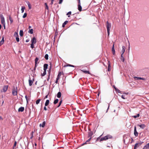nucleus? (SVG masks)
<instances>
[{
    "label": "nucleus",
    "mask_w": 149,
    "mask_h": 149,
    "mask_svg": "<svg viewBox=\"0 0 149 149\" xmlns=\"http://www.w3.org/2000/svg\"><path fill=\"white\" fill-rule=\"evenodd\" d=\"M112 138V136H111L109 135H107L106 136L101 138L100 139V142H101L103 140H106L109 139H111Z\"/></svg>",
    "instance_id": "nucleus-1"
},
{
    "label": "nucleus",
    "mask_w": 149,
    "mask_h": 149,
    "mask_svg": "<svg viewBox=\"0 0 149 149\" xmlns=\"http://www.w3.org/2000/svg\"><path fill=\"white\" fill-rule=\"evenodd\" d=\"M106 26L108 36L109 35V31H110V28L111 27V24L109 23L108 21L107 22Z\"/></svg>",
    "instance_id": "nucleus-2"
},
{
    "label": "nucleus",
    "mask_w": 149,
    "mask_h": 149,
    "mask_svg": "<svg viewBox=\"0 0 149 149\" xmlns=\"http://www.w3.org/2000/svg\"><path fill=\"white\" fill-rule=\"evenodd\" d=\"M12 93L14 95H16L17 94V87H14L13 89Z\"/></svg>",
    "instance_id": "nucleus-3"
},
{
    "label": "nucleus",
    "mask_w": 149,
    "mask_h": 149,
    "mask_svg": "<svg viewBox=\"0 0 149 149\" xmlns=\"http://www.w3.org/2000/svg\"><path fill=\"white\" fill-rule=\"evenodd\" d=\"M36 42V40L35 38H33L32 40H31L32 43L31 45V47L32 48H33L34 47V44H35Z\"/></svg>",
    "instance_id": "nucleus-4"
},
{
    "label": "nucleus",
    "mask_w": 149,
    "mask_h": 149,
    "mask_svg": "<svg viewBox=\"0 0 149 149\" xmlns=\"http://www.w3.org/2000/svg\"><path fill=\"white\" fill-rule=\"evenodd\" d=\"M0 18L1 19V22L3 24H4L5 23V19L4 17L2 14L0 15Z\"/></svg>",
    "instance_id": "nucleus-5"
},
{
    "label": "nucleus",
    "mask_w": 149,
    "mask_h": 149,
    "mask_svg": "<svg viewBox=\"0 0 149 149\" xmlns=\"http://www.w3.org/2000/svg\"><path fill=\"white\" fill-rule=\"evenodd\" d=\"M0 18L1 19V22L3 24H4L5 23V19L4 17L2 14L0 15Z\"/></svg>",
    "instance_id": "nucleus-6"
},
{
    "label": "nucleus",
    "mask_w": 149,
    "mask_h": 149,
    "mask_svg": "<svg viewBox=\"0 0 149 149\" xmlns=\"http://www.w3.org/2000/svg\"><path fill=\"white\" fill-rule=\"evenodd\" d=\"M143 143V142H142L140 143H136L134 147V149H136L137 147H139V146L141 145Z\"/></svg>",
    "instance_id": "nucleus-7"
},
{
    "label": "nucleus",
    "mask_w": 149,
    "mask_h": 149,
    "mask_svg": "<svg viewBox=\"0 0 149 149\" xmlns=\"http://www.w3.org/2000/svg\"><path fill=\"white\" fill-rule=\"evenodd\" d=\"M134 135L136 136H137L138 135V133L136 131V127L135 126L134 127Z\"/></svg>",
    "instance_id": "nucleus-8"
},
{
    "label": "nucleus",
    "mask_w": 149,
    "mask_h": 149,
    "mask_svg": "<svg viewBox=\"0 0 149 149\" xmlns=\"http://www.w3.org/2000/svg\"><path fill=\"white\" fill-rule=\"evenodd\" d=\"M114 44H113V46L112 49V51L113 53V55H115V51L114 49Z\"/></svg>",
    "instance_id": "nucleus-9"
},
{
    "label": "nucleus",
    "mask_w": 149,
    "mask_h": 149,
    "mask_svg": "<svg viewBox=\"0 0 149 149\" xmlns=\"http://www.w3.org/2000/svg\"><path fill=\"white\" fill-rule=\"evenodd\" d=\"M8 87L7 86H5L3 89H2V90L1 91V92H5L7 90V89H8Z\"/></svg>",
    "instance_id": "nucleus-10"
},
{
    "label": "nucleus",
    "mask_w": 149,
    "mask_h": 149,
    "mask_svg": "<svg viewBox=\"0 0 149 149\" xmlns=\"http://www.w3.org/2000/svg\"><path fill=\"white\" fill-rule=\"evenodd\" d=\"M122 49L121 52V54H123L124 53L125 50V46H122Z\"/></svg>",
    "instance_id": "nucleus-11"
},
{
    "label": "nucleus",
    "mask_w": 149,
    "mask_h": 149,
    "mask_svg": "<svg viewBox=\"0 0 149 149\" xmlns=\"http://www.w3.org/2000/svg\"><path fill=\"white\" fill-rule=\"evenodd\" d=\"M137 126L139 127L140 128L142 129H144L146 127V125L143 124L141 125H137Z\"/></svg>",
    "instance_id": "nucleus-12"
},
{
    "label": "nucleus",
    "mask_w": 149,
    "mask_h": 149,
    "mask_svg": "<svg viewBox=\"0 0 149 149\" xmlns=\"http://www.w3.org/2000/svg\"><path fill=\"white\" fill-rule=\"evenodd\" d=\"M111 70V66L110 65V63L109 61L108 62V71H110Z\"/></svg>",
    "instance_id": "nucleus-13"
},
{
    "label": "nucleus",
    "mask_w": 149,
    "mask_h": 149,
    "mask_svg": "<svg viewBox=\"0 0 149 149\" xmlns=\"http://www.w3.org/2000/svg\"><path fill=\"white\" fill-rule=\"evenodd\" d=\"M93 135V132L90 131L88 132V137H91Z\"/></svg>",
    "instance_id": "nucleus-14"
},
{
    "label": "nucleus",
    "mask_w": 149,
    "mask_h": 149,
    "mask_svg": "<svg viewBox=\"0 0 149 149\" xmlns=\"http://www.w3.org/2000/svg\"><path fill=\"white\" fill-rule=\"evenodd\" d=\"M149 148V143L146 145L143 149H147Z\"/></svg>",
    "instance_id": "nucleus-15"
},
{
    "label": "nucleus",
    "mask_w": 149,
    "mask_h": 149,
    "mask_svg": "<svg viewBox=\"0 0 149 149\" xmlns=\"http://www.w3.org/2000/svg\"><path fill=\"white\" fill-rule=\"evenodd\" d=\"M4 37L3 36L2 38V40L0 42V45H1L3 44L4 42Z\"/></svg>",
    "instance_id": "nucleus-16"
},
{
    "label": "nucleus",
    "mask_w": 149,
    "mask_h": 149,
    "mask_svg": "<svg viewBox=\"0 0 149 149\" xmlns=\"http://www.w3.org/2000/svg\"><path fill=\"white\" fill-rule=\"evenodd\" d=\"M24 107H21L19 109L18 111L19 112V111L22 112L24 111Z\"/></svg>",
    "instance_id": "nucleus-17"
},
{
    "label": "nucleus",
    "mask_w": 149,
    "mask_h": 149,
    "mask_svg": "<svg viewBox=\"0 0 149 149\" xmlns=\"http://www.w3.org/2000/svg\"><path fill=\"white\" fill-rule=\"evenodd\" d=\"M48 64H45L44 65V70H46V69L47 68Z\"/></svg>",
    "instance_id": "nucleus-18"
},
{
    "label": "nucleus",
    "mask_w": 149,
    "mask_h": 149,
    "mask_svg": "<svg viewBox=\"0 0 149 149\" xmlns=\"http://www.w3.org/2000/svg\"><path fill=\"white\" fill-rule=\"evenodd\" d=\"M61 92H59L57 94V97L58 98H60L61 97Z\"/></svg>",
    "instance_id": "nucleus-19"
},
{
    "label": "nucleus",
    "mask_w": 149,
    "mask_h": 149,
    "mask_svg": "<svg viewBox=\"0 0 149 149\" xmlns=\"http://www.w3.org/2000/svg\"><path fill=\"white\" fill-rule=\"evenodd\" d=\"M61 72H59L58 73L56 79H60V76H61Z\"/></svg>",
    "instance_id": "nucleus-20"
},
{
    "label": "nucleus",
    "mask_w": 149,
    "mask_h": 149,
    "mask_svg": "<svg viewBox=\"0 0 149 149\" xmlns=\"http://www.w3.org/2000/svg\"><path fill=\"white\" fill-rule=\"evenodd\" d=\"M81 71L84 73L85 74H90V72L89 71H85L83 70H81Z\"/></svg>",
    "instance_id": "nucleus-21"
},
{
    "label": "nucleus",
    "mask_w": 149,
    "mask_h": 149,
    "mask_svg": "<svg viewBox=\"0 0 149 149\" xmlns=\"http://www.w3.org/2000/svg\"><path fill=\"white\" fill-rule=\"evenodd\" d=\"M78 10L80 12L82 11V7L81 5H78Z\"/></svg>",
    "instance_id": "nucleus-22"
},
{
    "label": "nucleus",
    "mask_w": 149,
    "mask_h": 149,
    "mask_svg": "<svg viewBox=\"0 0 149 149\" xmlns=\"http://www.w3.org/2000/svg\"><path fill=\"white\" fill-rule=\"evenodd\" d=\"M49 100H47L45 104V106H47L49 104Z\"/></svg>",
    "instance_id": "nucleus-23"
},
{
    "label": "nucleus",
    "mask_w": 149,
    "mask_h": 149,
    "mask_svg": "<svg viewBox=\"0 0 149 149\" xmlns=\"http://www.w3.org/2000/svg\"><path fill=\"white\" fill-rule=\"evenodd\" d=\"M68 21H65L63 24H62V27H64L65 26V25L66 24L68 23Z\"/></svg>",
    "instance_id": "nucleus-24"
},
{
    "label": "nucleus",
    "mask_w": 149,
    "mask_h": 149,
    "mask_svg": "<svg viewBox=\"0 0 149 149\" xmlns=\"http://www.w3.org/2000/svg\"><path fill=\"white\" fill-rule=\"evenodd\" d=\"M120 60L123 62H124L125 61V59L124 57L123 56V54H121V57H120Z\"/></svg>",
    "instance_id": "nucleus-25"
},
{
    "label": "nucleus",
    "mask_w": 149,
    "mask_h": 149,
    "mask_svg": "<svg viewBox=\"0 0 149 149\" xmlns=\"http://www.w3.org/2000/svg\"><path fill=\"white\" fill-rule=\"evenodd\" d=\"M29 85L30 86H31V85H32L33 82L32 80H31L30 79H29Z\"/></svg>",
    "instance_id": "nucleus-26"
},
{
    "label": "nucleus",
    "mask_w": 149,
    "mask_h": 149,
    "mask_svg": "<svg viewBox=\"0 0 149 149\" xmlns=\"http://www.w3.org/2000/svg\"><path fill=\"white\" fill-rule=\"evenodd\" d=\"M45 121H44V122H43V123H42V125L41 124H40V127H41L42 126V127H44L45 126Z\"/></svg>",
    "instance_id": "nucleus-27"
},
{
    "label": "nucleus",
    "mask_w": 149,
    "mask_h": 149,
    "mask_svg": "<svg viewBox=\"0 0 149 149\" xmlns=\"http://www.w3.org/2000/svg\"><path fill=\"white\" fill-rule=\"evenodd\" d=\"M14 36L15 37H18V33L17 32H15L14 34Z\"/></svg>",
    "instance_id": "nucleus-28"
},
{
    "label": "nucleus",
    "mask_w": 149,
    "mask_h": 149,
    "mask_svg": "<svg viewBox=\"0 0 149 149\" xmlns=\"http://www.w3.org/2000/svg\"><path fill=\"white\" fill-rule=\"evenodd\" d=\"M19 35L21 36H23V31L22 30H21L19 32Z\"/></svg>",
    "instance_id": "nucleus-29"
},
{
    "label": "nucleus",
    "mask_w": 149,
    "mask_h": 149,
    "mask_svg": "<svg viewBox=\"0 0 149 149\" xmlns=\"http://www.w3.org/2000/svg\"><path fill=\"white\" fill-rule=\"evenodd\" d=\"M25 9V7L24 6H22L21 8V10L22 13H23L24 12V10Z\"/></svg>",
    "instance_id": "nucleus-30"
},
{
    "label": "nucleus",
    "mask_w": 149,
    "mask_h": 149,
    "mask_svg": "<svg viewBox=\"0 0 149 149\" xmlns=\"http://www.w3.org/2000/svg\"><path fill=\"white\" fill-rule=\"evenodd\" d=\"M134 78L135 79H136L137 80H141V77H134Z\"/></svg>",
    "instance_id": "nucleus-31"
},
{
    "label": "nucleus",
    "mask_w": 149,
    "mask_h": 149,
    "mask_svg": "<svg viewBox=\"0 0 149 149\" xmlns=\"http://www.w3.org/2000/svg\"><path fill=\"white\" fill-rule=\"evenodd\" d=\"M27 3L29 8V9H31V6L30 3L29 2H27Z\"/></svg>",
    "instance_id": "nucleus-32"
},
{
    "label": "nucleus",
    "mask_w": 149,
    "mask_h": 149,
    "mask_svg": "<svg viewBox=\"0 0 149 149\" xmlns=\"http://www.w3.org/2000/svg\"><path fill=\"white\" fill-rule=\"evenodd\" d=\"M58 99H56L54 101V104H56L58 102Z\"/></svg>",
    "instance_id": "nucleus-33"
},
{
    "label": "nucleus",
    "mask_w": 149,
    "mask_h": 149,
    "mask_svg": "<svg viewBox=\"0 0 149 149\" xmlns=\"http://www.w3.org/2000/svg\"><path fill=\"white\" fill-rule=\"evenodd\" d=\"M45 58L46 60H48V55L47 54H46L45 56Z\"/></svg>",
    "instance_id": "nucleus-34"
},
{
    "label": "nucleus",
    "mask_w": 149,
    "mask_h": 149,
    "mask_svg": "<svg viewBox=\"0 0 149 149\" xmlns=\"http://www.w3.org/2000/svg\"><path fill=\"white\" fill-rule=\"evenodd\" d=\"M139 114H138L136 116H134L133 117L134 118H136L137 117H139Z\"/></svg>",
    "instance_id": "nucleus-35"
},
{
    "label": "nucleus",
    "mask_w": 149,
    "mask_h": 149,
    "mask_svg": "<svg viewBox=\"0 0 149 149\" xmlns=\"http://www.w3.org/2000/svg\"><path fill=\"white\" fill-rule=\"evenodd\" d=\"M45 8L46 9H47V10H48L49 8L48 5H47L46 3H45Z\"/></svg>",
    "instance_id": "nucleus-36"
},
{
    "label": "nucleus",
    "mask_w": 149,
    "mask_h": 149,
    "mask_svg": "<svg viewBox=\"0 0 149 149\" xmlns=\"http://www.w3.org/2000/svg\"><path fill=\"white\" fill-rule=\"evenodd\" d=\"M9 19L11 23H12L13 21V19H12V18L10 17V16L9 17Z\"/></svg>",
    "instance_id": "nucleus-37"
},
{
    "label": "nucleus",
    "mask_w": 149,
    "mask_h": 149,
    "mask_svg": "<svg viewBox=\"0 0 149 149\" xmlns=\"http://www.w3.org/2000/svg\"><path fill=\"white\" fill-rule=\"evenodd\" d=\"M62 102V100H61L60 101L59 103V105H58L57 107H59L61 105V104Z\"/></svg>",
    "instance_id": "nucleus-38"
},
{
    "label": "nucleus",
    "mask_w": 149,
    "mask_h": 149,
    "mask_svg": "<svg viewBox=\"0 0 149 149\" xmlns=\"http://www.w3.org/2000/svg\"><path fill=\"white\" fill-rule=\"evenodd\" d=\"M33 29H31L29 31V32L31 34H32L33 33Z\"/></svg>",
    "instance_id": "nucleus-39"
},
{
    "label": "nucleus",
    "mask_w": 149,
    "mask_h": 149,
    "mask_svg": "<svg viewBox=\"0 0 149 149\" xmlns=\"http://www.w3.org/2000/svg\"><path fill=\"white\" fill-rule=\"evenodd\" d=\"M46 70H44L43 74H42V76H44L46 74Z\"/></svg>",
    "instance_id": "nucleus-40"
},
{
    "label": "nucleus",
    "mask_w": 149,
    "mask_h": 149,
    "mask_svg": "<svg viewBox=\"0 0 149 149\" xmlns=\"http://www.w3.org/2000/svg\"><path fill=\"white\" fill-rule=\"evenodd\" d=\"M27 16V14L26 13H25L24 14V15H23L22 17L23 18H25Z\"/></svg>",
    "instance_id": "nucleus-41"
},
{
    "label": "nucleus",
    "mask_w": 149,
    "mask_h": 149,
    "mask_svg": "<svg viewBox=\"0 0 149 149\" xmlns=\"http://www.w3.org/2000/svg\"><path fill=\"white\" fill-rule=\"evenodd\" d=\"M71 11H70L69 12H68L67 14V15H68V17H69L70 16V15H71Z\"/></svg>",
    "instance_id": "nucleus-42"
},
{
    "label": "nucleus",
    "mask_w": 149,
    "mask_h": 149,
    "mask_svg": "<svg viewBox=\"0 0 149 149\" xmlns=\"http://www.w3.org/2000/svg\"><path fill=\"white\" fill-rule=\"evenodd\" d=\"M67 66H71V67H74V65H70L69 64H68L67 65H64V67H65Z\"/></svg>",
    "instance_id": "nucleus-43"
},
{
    "label": "nucleus",
    "mask_w": 149,
    "mask_h": 149,
    "mask_svg": "<svg viewBox=\"0 0 149 149\" xmlns=\"http://www.w3.org/2000/svg\"><path fill=\"white\" fill-rule=\"evenodd\" d=\"M16 39L17 42H18L19 41V38L18 37H16Z\"/></svg>",
    "instance_id": "nucleus-44"
},
{
    "label": "nucleus",
    "mask_w": 149,
    "mask_h": 149,
    "mask_svg": "<svg viewBox=\"0 0 149 149\" xmlns=\"http://www.w3.org/2000/svg\"><path fill=\"white\" fill-rule=\"evenodd\" d=\"M37 58H36V61H35V69H36V63H37Z\"/></svg>",
    "instance_id": "nucleus-45"
},
{
    "label": "nucleus",
    "mask_w": 149,
    "mask_h": 149,
    "mask_svg": "<svg viewBox=\"0 0 149 149\" xmlns=\"http://www.w3.org/2000/svg\"><path fill=\"white\" fill-rule=\"evenodd\" d=\"M102 135H101L100 136L98 137L97 139V140H96V141H98L99 140H100V139H101L100 138V137Z\"/></svg>",
    "instance_id": "nucleus-46"
},
{
    "label": "nucleus",
    "mask_w": 149,
    "mask_h": 149,
    "mask_svg": "<svg viewBox=\"0 0 149 149\" xmlns=\"http://www.w3.org/2000/svg\"><path fill=\"white\" fill-rule=\"evenodd\" d=\"M78 1V5H81V2L80 0H77Z\"/></svg>",
    "instance_id": "nucleus-47"
},
{
    "label": "nucleus",
    "mask_w": 149,
    "mask_h": 149,
    "mask_svg": "<svg viewBox=\"0 0 149 149\" xmlns=\"http://www.w3.org/2000/svg\"><path fill=\"white\" fill-rule=\"evenodd\" d=\"M50 76V74L49 73L48 76V78L47 79V81H49V79Z\"/></svg>",
    "instance_id": "nucleus-48"
},
{
    "label": "nucleus",
    "mask_w": 149,
    "mask_h": 149,
    "mask_svg": "<svg viewBox=\"0 0 149 149\" xmlns=\"http://www.w3.org/2000/svg\"><path fill=\"white\" fill-rule=\"evenodd\" d=\"M16 144H17L16 142V141H15V143H14V147H13V148H14V147L16 146Z\"/></svg>",
    "instance_id": "nucleus-49"
},
{
    "label": "nucleus",
    "mask_w": 149,
    "mask_h": 149,
    "mask_svg": "<svg viewBox=\"0 0 149 149\" xmlns=\"http://www.w3.org/2000/svg\"><path fill=\"white\" fill-rule=\"evenodd\" d=\"M63 1V0H60L59 2V3L60 4H61L62 2Z\"/></svg>",
    "instance_id": "nucleus-50"
},
{
    "label": "nucleus",
    "mask_w": 149,
    "mask_h": 149,
    "mask_svg": "<svg viewBox=\"0 0 149 149\" xmlns=\"http://www.w3.org/2000/svg\"><path fill=\"white\" fill-rule=\"evenodd\" d=\"M89 139L86 141V142H89L91 140V137H89Z\"/></svg>",
    "instance_id": "nucleus-51"
},
{
    "label": "nucleus",
    "mask_w": 149,
    "mask_h": 149,
    "mask_svg": "<svg viewBox=\"0 0 149 149\" xmlns=\"http://www.w3.org/2000/svg\"><path fill=\"white\" fill-rule=\"evenodd\" d=\"M121 97L123 99H125V96L124 95H122L121 96Z\"/></svg>",
    "instance_id": "nucleus-52"
},
{
    "label": "nucleus",
    "mask_w": 149,
    "mask_h": 149,
    "mask_svg": "<svg viewBox=\"0 0 149 149\" xmlns=\"http://www.w3.org/2000/svg\"><path fill=\"white\" fill-rule=\"evenodd\" d=\"M59 79H56V81H55V83L56 84H57L58 82V80Z\"/></svg>",
    "instance_id": "nucleus-53"
},
{
    "label": "nucleus",
    "mask_w": 149,
    "mask_h": 149,
    "mask_svg": "<svg viewBox=\"0 0 149 149\" xmlns=\"http://www.w3.org/2000/svg\"><path fill=\"white\" fill-rule=\"evenodd\" d=\"M44 109L45 110H47V108L46 107V106H45L44 108Z\"/></svg>",
    "instance_id": "nucleus-54"
},
{
    "label": "nucleus",
    "mask_w": 149,
    "mask_h": 149,
    "mask_svg": "<svg viewBox=\"0 0 149 149\" xmlns=\"http://www.w3.org/2000/svg\"><path fill=\"white\" fill-rule=\"evenodd\" d=\"M25 98H26V100L27 103H28V99H27V96H25Z\"/></svg>",
    "instance_id": "nucleus-55"
},
{
    "label": "nucleus",
    "mask_w": 149,
    "mask_h": 149,
    "mask_svg": "<svg viewBox=\"0 0 149 149\" xmlns=\"http://www.w3.org/2000/svg\"><path fill=\"white\" fill-rule=\"evenodd\" d=\"M40 101V99H38V104L39 103Z\"/></svg>",
    "instance_id": "nucleus-56"
},
{
    "label": "nucleus",
    "mask_w": 149,
    "mask_h": 149,
    "mask_svg": "<svg viewBox=\"0 0 149 149\" xmlns=\"http://www.w3.org/2000/svg\"><path fill=\"white\" fill-rule=\"evenodd\" d=\"M3 26H4V29H5L6 28V27H5V24H3Z\"/></svg>",
    "instance_id": "nucleus-57"
},
{
    "label": "nucleus",
    "mask_w": 149,
    "mask_h": 149,
    "mask_svg": "<svg viewBox=\"0 0 149 149\" xmlns=\"http://www.w3.org/2000/svg\"><path fill=\"white\" fill-rule=\"evenodd\" d=\"M141 80H145V79L144 78H143L141 77Z\"/></svg>",
    "instance_id": "nucleus-58"
},
{
    "label": "nucleus",
    "mask_w": 149,
    "mask_h": 149,
    "mask_svg": "<svg viewBox=\"0 0 149 149\" xmlns=\"http://www.w3.org/2000/svg\"><path fill=\"white\" fill-rule=\"evenodd\" d=\"M1 119H2V118L1 116H0V120Z\"/></svg>",
    "instance_id": "nucleus-59"
},
{
    "label": "nucleus",
    "mask_w": 149,
    "mask_h": 149,
    "mask_svg": "<svg viewBox=\"0 0 149 149\" xmlns=\"http://www.w3.org/2000/svg\"><path fill=\"white\" fill-rule=\"evenodd\" d=\"M29 41V40H26V42H28Z\"/></svg>",
    "instance_id": "nucleus-60"
},
{
    "label": "nucleus",
    "mask_w": 149,
    "mask_h": 149,
    "mask_svg": "<svg viewBox=\"0 0 149 149\" xmlns=\"http://www.w3.org/2000/svg\"><path fill=\"white\" fill-rule=\"evenodd\" d=\"M53 4V1H51V4Z\"/></svg>",
    "instance_id": "nucleus-61"
},
{
    "label": "nucleus",
    "mask_w": 149,
    "mask_h": 149,
    "mask_svg": "<svg viewBox=\"0 0 149 149\" xmlns=\"http://www.w3.org/2000/svg\"><path fill=\"white\" fill-rule=\"evenodd\" d=\"M114 88L115 89V90L116 91V90H117L116 88V87H115L114 86Z\"/></svg>",
    "instance_id": "nucleus-62"
},
{
    "label": "nucleus",
    "mask_w": 149,
    "mask_h": 149,
    "mask_svg": "<svg viewBox=\"0 0 149 149\" xmlns=\"http://www.w3.org/2000/svg\"><path fill=\"white\" fill-rule=\"evenodd\" d=\"M47 96H48V95H47L45 97V98H47Z\"/></svg>",
    "instance_id": "nucleus-63"
},
{
    "label": "nucleus",
    "mask_w": 149,
    "mask_h": 149,
    "mask_svg": "<svg viewBox=\"0 0 149 149\" xmlns=\"http://www.w3.org/2000/svg\"><path fill=\"white\" fill-rule=\"evenodd\" d=\"M1 25L0 24V29H1Z\"/></svg>",
    "instance_id": "nucleus-64"
}]
</instances>
